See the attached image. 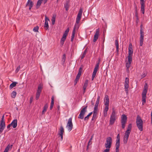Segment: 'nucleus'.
I'll return each instance as SVG.
<instances>
[{
	"label": "nucleus",
	"instance_id": "09e8293b",
	"mask_svg": "<svg viewBox=\"0 0 152 152\" xmlns=\"http://www.w3.org/2000/svg\"><path fill=\"white\" fill-rule=\"evenodd\" d=\"M20 69V66H18L16 69L15 70V72L16 73H17L19 71Z\"/></svg>",
	"mask_w": 152,
	"mask_h": 152
},
{
	"label": "nucleus",
	"instance_id": "cd10ccee",
	"mask_svg": "<svg viewBox=\"0 0 152 152\" xmlns=\"http://www.w3.org/2000/svg\"><path fill=\"white\" fill-rule=\"evenodd\" d=\"M48 107V105L47 104H45L43 110L42 112V114H44L46 112L47 108Z\"/></svg>",
	"mask_w": 152,
	"mask_h": 152
},
{
	"label": "nucleus",
	"instance_id": "49530a36",
	"mask_svg": "<svg viewBox=\"0 0 152 152\" xmlns=\"http://www.w3.org/2000/svg\"><path fill=\"white\" fill-rule=\"evenodd\" d=\"M51 21L52 24L53 25L54 24L55 21V17H53L51 19Z\"/></svg>",
	"mask_w": 152,
	"mask_h": 152
},
{
	"label": "nucleus",
	"instance_id": "a19ab883",
	"mask_svg": "<svg viewBox=\"0 0 152 152\" xmlns=\"http://www.w3.org/2000/svg\"><path fill=\"white\" fill-rule=\"evenodd\" d=\"M96 72H95L94 71H93V73L92 75V80H93L94 79V78L96 75Z\"/></svg>",
	"mask_w": 152,
	"mask_h": 152
},
{
	"label": "nucleus",
	"instance_id": "dca6fc26",
	"mask_svg": "<svg viewBox=\"0 0 152 152\" xmlns=\"http://www.w3.org/2000/svg\"><path fill=\"white\" fill-rule=\"evenodd\" d=\"M140 45L142 46L144 41V32L142 31H140Z\"/></svg>",
	"mask_w": 152,
	"mask_h": 152
},
{
	"label": "nucleus",
	"instance_id": "4c0bfd02",
	"mask_svg": "<svg viewBox=\"0 0 152 152\" xmlns=\"http://www.w3.org/2000/svg\"><path fill=\"white\" fill-rule=\"evenodd\" d=\"M98 105L95 104L94 108V110L93 112H98L97 110L98 109Z\"/></svg>",
	"mask_w": 152,
	"mask_h": 152
},
{
	"label": "nucleus",
	"instance_id": "473e14b6",
	"mask_svg": "<svg viewBox=\"0 0 152 152\" xmlns=\"http://www.w3.org/2000/svg\"><path fill=\"white\" fill-rule=\"evenodd\" d=\"M18 83L17 82H13L12 83L10 86V89H12V88L16 86V84Z\"/></svg>",
	"mask_w": 152,
	"mask_h": 152
},
{
	"label": "nucleus",
	"instance_id": "6e6d98bb",
	"mask_svg": "<svg viewBox=\"0 0 152 152\" xmlns=\"http://www.w3.org/2000/svg\"><path fill=\"white\" fill-rule=\"evenodd\" d=\"M103 152H110V149L106 148L104 151Z\"/></svg>",
	"mask_w": 152,
	"mask_h": 152
},
{
	"label": "nucleus",
	"instance_id": "bb28decb",
	"mask_svg": "<svg viewBox=\"0 0 152 152\" xmlns=\"http://www.w3.org/2000/svg\"><path fill=\"white\" fill-rule=\"evenodd\" d=\"M93 115L92 118V121L95 120L97 118V115L98 114V112H93Z\"/></svg>",
	"mask_w": 152,
	"mask_h": 152
},
{
	"label": "nucleus",
	"instance_id": "79ce46f5",
	"mask_svg": "<svg viewBox=\"0 0 152 152\" xmlns=\"http://www.w3.org/2000/svg\"><path fill=\"white\" fill-rule=\"evenodd\" d=\"M39 28V27L38 26H37L34 28L33 30L35 32H38Z\"/></svg>",
	"mask_w": 152,
	"mask_h": 152
},
{
	"label": "nucleus",
	"instance_id": "13d9d810",
	"mask_svg": "<svg viewBox=\"0 0 152 152\" xmlns=\"http://www.w3.org/2000/svg\"><path fill=\"white\" fill-rule=\"evenodd\" d=\"M62 58L63 60H64V61H65L66 59V55L65 54L63 55Z\"/></svg>",
	"mask_w": 152,
	"mask_h": 152
},
{
	"label": "nucleus",
	"instance_id": "a211bd4d",
	"mask_svg": "<svg viewBox=\"0 0 152 152\" xmlns=\"http://www.w3.org/2000/svg\"><path fill=\"white\" fill-rule=\"evenodd\" d=\"M0 133H1L5 128V122L0 121Z\"/></svg>",
	"mask_w": 152,
	"mask_h": 152
},
{
	"label": "nucleus",
	"instance_id": "603ef678",
	"mask_svg": "<svg viewBox=\"0 0 152 152\" xmlns=\"http://www.w3.org/2000/svg\"><path fill=\"white\" fill-rule=\"evenodd\" d=\"M92 137H91L90 138L89 140V141L88 143V145H90L91 144L92 142H91V141L92 140Z\"/></svg>",
	"mask_w": 152,
	"mask_h": 152
},
{
	"label": "nucleus",
	"instance_id": "6e6552de",
	"mask_svg": "<svg viewBox=\"0 0 152 152\" xmlns=\"http://www.w3.org/2000/svg\"><path fill=\"white\" fill-rule=\"evenodd\" d=\"M42 88V84L39 85L36 94V100H37L39 97Z\"/></svg>",
	"mask_w": 152,
	"mask_h": 152
},
{
	"label": "nucleus",
	"instance_id": "f3484780",
	"mask_svg": "<svg viewBox=\"0 0 152 152\" xmlns=\"http://www.w3.org/2000/svg\"><path fill=\"white\" fill-rule=\"evenodd\" d=\"M49 20L48 18L46 16V15L45 16V23L44 26V28L46 30H47L49 28V25L48 24V21H49Z\"/></svg>",
	"mask_w": 152,
	"mask_h": 152
},
{
	"label": "nucleus",
	"instance_id": "c85d7f7f",
	"mask_svg": "<svg viewBox=\"0 0 152 152\" xmlns=\"http://www.w3.org/2000/svg\"><path fill=\"white\" fill-rule=\"evenodd\" d=\"M54 104V98L53 96L51 98V102L50 107V110H51Z\"/></svg>",
	"mask_w": 152,
	"mask_h": 152
},
{
	"label": "nucleus",
	"instance_id": "4d7b16f0",
	"mask_svg": "<svg viewBox=\"0 0 152 152\" xmlns=\"http://www.w3.org/2000/svg\"><path fill=\"white\" fill-rule=\"evenodd\" d=\"M67 35H68L66 33H64L63 34L62 37L66 38L67 36Z\"/></svg>",
	"mask_w": 152,
	"mask_h": 152
},
{
	"label": "nucleus",
	"instance_id": "4468645a",
	"mask_svg": "<svg viewBox=\"0 0 152 152\" xmlns=\"http://www.w3.org/2000/svg\"><path fill=\"white\" fill-rule=\"evenodd\" d=\"M99 29H98L96 30V33L94 35L93 41L94 42H95L98 39L99 36Z\"/></svg>",
	"mask_w": 152,
	"mask_h": 152
},
{
	"label": "nucleus",
	"instance_id": "c756f323",
	"mask_svg": "<svg viewBox=\"0 0 152 152\" xmlns=\"http://www.w3.org/2000/svg\"><path fill=\"white\" fill-rule=\"evenodd\" d=\"M115 45L116 46V51L118 53L119 51V44L118 39L115 40Z\"/></svg>",
	"mask_w": 152,
	"mask_h": 152
},
{
	"label": "nucleus",
	"instance_id": "774afa93",
	"mask_svg": "<svg viewBox=\"0 0 152 152\" xmlns=\"http://www.w3.org/2000/svg\"><path fill=\"white\" fill-rule=\"evenodd\" d=\"M142 24H141L140 26V31H141V30L142 31Z\"/></svg>",
	"mask_w": 152,
	"mask_h": 152
},
{
	"label": "nucleus",
	"instance_id": "39448f33",
	"mask_svg": "<svg viewBox=\"0 0 152 152\" xmlns=\"http://www.w3.org/2000/svg\"><path fill=\"white\" fill-rule=\"evenodd\" d=\"M116 119L115 113V110H113L112 112L110 118L109 124L112 125L113 124Z\"/></svg>",
	"mask_w": 152,
	"mask_h": 152
},
{
	"label": "nucleus",
	"instance_id": "412c9836",
	"mask_svg": "<svg viewBox=\"0 0 152 152\" xmlns=\"http://www.w3.org/2000/svg\"><path fill=\"white\" fill-rule=\"evenodd\" d=\"M88 83V80H86L85 81L84 85L83 86V94H84L86 91V87H87Z\"/></svg>",
	"mask_w": 152,
	"mask_h": 152
},
{
	"label": "nucleus",
	"instance_id": "a18cd8bd",
	"mask_svg": "<svg viewBox=\"0 0 152 152\" xmlns=\"http://www.w3.org/2000/svg\"><path fill=\"white\" fill-rule=\"evenodd\" d=\"M86 54V50H85L83 52L81 57V58L83 59L85 56Z\"/></svg>",
	"mask_w": 152,
	"mask_h": 152
},
{
	"label": "nucleus",
	"instance_id": "e433bc0d",
	"mask_svg": "<svg viewBox=\"0 0 152 152\" xmlns=\"http://www.w3.org/2000/svg\"><path fill=\"white\" fill-rule=\"evenodd\" d=\"M105 105L104 112H107L109 109V104H104Z\"/></svg>",
	"mask_w": 152,
	"mask_h": 152
},
{
	"label": "nucleus",
	"instance_id": "5701e85b",
	"mask_svg": "<svg viewBox=\"0 0 152 152\" xmlns=\"http://www.w3.org/2000/svg\"><path fill=\"white\" fill-rule=\"evenodd\" d=\"M129 78L128 77H126L125 79V82L124 83L125 88H128L129 87Z\"/></svg>",
	"mask_w": 152,
	"mask_h": 152
},
{
	"label": "nucleus",
	"instance_id": "9b49d317",
	"mask_svg": "<svg viewBox=\"0 0 152 152\" xmlns=\"http://www.w3.org/2000/svg\"><path fill=\"white\" fill-rule=\"evenodd\" d=\"M128 54L129 55L128 58L129 57L130 58H132V56L133 53V50L132 49V45L131 43H130L128 47Z\"/></svg>",
	"mask_w": 152,
	"mask_h": 152
},
{
	"label": "nucleus",
	"instance_id": "5fc2aeb1",
	"mask_svg": "<svg viewBox=\"0 0 152 152\" xmlns=\"http://www.w3.org/2000/svg\"><path fill=\"white\" fill-rule=\"evenodd\" d=\"M146 74L145 73H144L142 75H141V78H143L145 77L146 75Z\"/></svg>",
	"mask_w": 152,
	"mask_h": 152
},
{
	"label": "nucleus",
	"instance_id": "bf43d9fd",
	"mask_svg": "<svg viewBox=\"0 0 152 152\" xmlns=\"http://www.w3.org/2000/svg\"><path fill=\"white\" fill-rule=\"evenodd\" d=\"M11 126H12V125H11V124H9L8 125V126H7V129H10V127Z\"/></svg>",
	"mask_w": 152,
	"mask_h": 152
},
{
	"label": "nucleus",
	"instance_id": "20e7f679",
	"mask_svg": "<svg viewBox=\"0 0 152 152\" xmlns=\"http://www.w3.org/2000/svg\"><path fill=\"white\" fill-rule=\"evenodd\" d=\"M127 121V117L125 114H123L121 116V127L124 129L125 126L126 124Z\"/></svg>",
	"mask_w": 152,
	"mask_h": 152
},
{
	"label": "nucleus",
	"instance_id": "f03ea898",
	"mask_svg": "<svg viewBox=\"0 0 152 152\" xmlns=\"http://www.w3.org/2000/svg\"><path fill=\"white\" fill-rule=\"evenodd\" d=\"M136 123L137 126L140 131H142L143 130V121L139 115L137 116Z\"/></svg>",
	"mask_w": 152,
	"mask_h": 152
},
{
	"label": "nucleus",
	"instance_id": "f704fd0d",
	"mask_svg": "<svg viewBox=\"0 0 152 152\" xmlns=\"http://www.w3.org/2000/svg\"><path fill=\"white\" fill-rule=\"evenodd\" d=\"M12 145H10V144H9L5 148V150H7V151H8L9 150H11L12 149Z\"/></svg>",
	"mask_w": 152,
	"mask_h": 152
},
{
	"label": "nucleus",
	"instance_id": "4be33fe9",
	"mask_svg": "<svg viewBox=\"0 0 152 152\" xmlns=\"http://www.w3.org/2000/svg\"><path fill=\"white\" fill-rule=\"evenodd\" d=\"M12 126L13 128H16L17 126V120L16 119L14 120L11 123Z\"/></svg>",
	"mask_w": 152,
	"mask_h": 152
},
{
	"label": "nucleus",
	"instance_id": "338daca9",
	"mask_svg": "<svg viewBox=\"0 0 152 152\" xmlns=\"http://www.w3.org/2000/svg\"><path fill=\"white\" fill-rule=\"evenodd\" d=\"M61 137V140H63V134L59 135Z\"/></svg>",
	"mask_w": 152,
	"mask_h": 152
},
{
	"label": "nucleus",
	"instance_id": "3c124183",
	"mask_svg": "<svg viewBox=\"0 0 152 152\" xmlns=\"http://www.w3.org/2000/svg\"><path fill=\"white\" fill-rule=\"evenodd\" d=\"M69 28H67L66 29V31H64V33H66L68 34V33L69 31Z\"/></svg>",
	"mask_w": 152,
	"mask_h": 152
},
{
	"label": "nucleus",
	"instance_id": "2eb2a0df",
	"mask_svg": "<svg viewBox=\"0 0 152 152\" xmlns=\"http://www.w3.org/2000/svg\"><path fill=\"white\" fill-rule=\"evenodd\" d=\"M141 4V11L143 14L145 13V1L140 0Z\"/></svg>",
	"mask_w": 152,
	"mask_h": 152
},
{
	"label": "nucleus",
	"instance_id": "ea45409f",
	"mask_svg": "<svg viewBox=\"0 0 152 152\" xmlns=\"http://www.w3.org/2000/svg\"><path fill=\"white\" fill-rule=\"evenodd\" d=\"M132 128V124H129L128 126L127 129V130H129V131L131 132V129Z\"/></svg>",
	"mask_w": 152,
	"mask_h": 152
},
{
	"label": "nucleus",
	"instance_id": "69168bd1",
	"mask_svg": "<svg viewBox=\"0 0 152 152\" xmlns=\"http://www.w3.org/2000/svg\"><path fill=\"white\" fill-rule=\"evenodd\" d=\"M125 91H126V93L127 94L128 93V91H129L128 88H127H127H125Z\"/></svg>",
	"mask_w": 152,
	"mask_h": 152
},
{
	"label": "nucleus",
	"instance_id": "72a5a7b5",
	"mask_svg": "<svg viewBox=\"0 0 152 152\" xmlns=\"http://www.w3.org/2000/svg\"><path fill=\"white\" fill-rule=\"evenodd\" d=\"M93 114V112H91L90 113H89L84 118V120L86 121H88V119H89V117L91 115Z\"/></svg>",
	"mask_w": 152,
	"mask_h": 152
},
{
	"label": "nucleus",
	"instance_id": "423d86ee",
	"mask_svg": "<svg viewBox=\"0 0 152 152\" xmlns=\"http://www.w3.org/2000/svg\"><path fill=\"white\" fill-rule=\"evenodd\" d=\"M87 107L88 106L86 105L80 111V114L78 117V118L81 119H83V118L84 115L87 112Z\"/></svg>",
	"mask_w": 152,
	"mask_h": 152
},
{
	"label": "nucleus",
	"instance_id": "2f4dec72",
	"mask_svg": "<svg viewBox=\"0 0 152 152\" xmlns=\"http://www.w3.org/2000/svg\"><path fill=\"white\" fill-rule=\"evenodd\" d=\"M43 0H38L37 2L36 5V8L37 9H38L39 8L40 6L41 5V4L42 3V1Z\"/></svg>",
	"mask_w": 152,
	"mask_h": 152
},
{
	"label": "nucleus",
	"instance_id": "de8ad7c7",
	"mask_svg": "<svg viewBox=\"0 0 152 152\" xmlns=\"http://www.w3.org/2000/svg\"><path fill=\"white\" fill-rule=\"evenodd\" d=\"M130 132H131L129 131V130H126L125 132V134L129 135Z\"/></svg>",
	"mask_w": 152,
	"mask_h": 152
},
{
	"label": "nucleus",
	"instance_id": "e2e57ef3",
	"mask_svg": "<svg viewBox=\"0 0 152 152\" xmlns=\"http://www.w3.org/2000/svg\"><path fill=\"white\" fill-rule=\"evenodd\" d=\"M129 136V135H125H125H124V137L127 138L128 139Z\"/></svg>",
	"mask_w": 152,
	"mask_h": 152
},
{
	"label": "nucleus",
	"instance_id": "f8f14e48",
	"mask_svg": "<svg viewBox=\"0 0 152 152\" xmlns=\"http://www.w3.org/2000/svg\"><path fill=\"white\" fill-rule=\"evenodd\" d=\"M68 127V130L69 131H71L72 129L73 125L72 122V118H69L67 123L66 127Z\"/></svg>",
	"mask_w": 152,
	"mask_h": 152
},
{
	"label": "nucleus",
	"instance_id": "7ed1b4c3",
	"mask_svg": "<svg viewBox=\"0 0 152 152\" xmlns=\"http://www.w3.org/2000/svg\"><path fill=\"white\" fill-rule=\"evenodd\" d=\"M112 142V140L111 137H107L104 144L105 147L106 148L110 149L111 146Z\"/></svg>",
	"mask_w": 152,
	"mask_h": 152
},
{
	"label": "nucleus",
	"instance_id": "7c9ffc66",
	"mask_svg": "<svg viewBox=\"0 0 152 152\" xmlns=\"http://www.w3.org/2000/svg\"><path fill=\"white\" fill-rule=\"evenodd\" d=\"M64 7L65 8L66 10L67 11L69 10V2L66 1L64 5Z\"/></svg>",
	"mask_w": 152,
	"mask_h": 152
},
{
	"label": "nucleus",
	"instance_id": "6ab92c4d",
	"mask_svg": "<svg viewBox=\"0 0 152 152\" xmlns=\"http://www.w3.org/2000/svg\"><path fill=\"white\" fill-rule=\"evenodd\" d=\"M34 4L31 0H28L26 5V7L29 6V10H30L33 5Z\"/></svg>",
	"mask_w": 152,
	"mask_h": 152
},
{
	"label": "nucleus",
	"instance_id": "c9c22d12",
	"mask_svg": "<svg viewBox=\"0 0 152 152\" xmlns=\"http://www.w3.org/2000/svg\"><path fill=\"white\" fill-rule=\"evenodd\" d=\"M17 93L15 91H13L11 94V96L12 98H14L16 96Z\"/></svg>",
	"mask_w": 152,
	"mask_h": 152
},
{
	"label": "nucleus",
	"instance_id": "680f3d73",
	"mask_svg": "<svg viewBox=\"0 0 152 152\" xmlns=\"http://www.w3.org/2000/svg\"><path fill=\"white\" fill-rule=\"evenodd\" d=\"M33 100V97H31L30 98V103L31 104L32 103Z\"/></svg>",
	"mask_w": 152,
	"mask_h": 152
},
{
	"label": "nucleus",
	"instance_id": "9d476101",
	"mask_svg": "<svg viewBox=\"0 0 152 152\" xmlns=\"http://www.w3.org/2000/svg\"><path fill=\"white\" fill-rule=\"evenodd\" d=\"M79 23H76H76L73 29L72 32V34L71 36V41L72 42L74 38L75 37V30L76 29H78L79 28Z\"/></svg>",
	"mask_w": 152,
	"mask_h": 152
},
{
	"label": "nucleus",
	"instance_id": "37998d69",
	"mask_svg": "<svg viewBox=\"0 0 152 152\" xmlns=\"http://www.w3.org/2000/svg\"><path fill=\"white\" fill-rule=\"evenodd\" d=\"M124 140H123V142L124 143V144H126L127 142V141L128 140V139L125 138L124 137Z\"/></svg>",
	"mask_w": 152,
	"mask_h": 152
},
{
	"label": "nucleus",
	"instance_id": "8fccbe9b",
	"mask_svg": "<svg viewBox=\"0 0 152 152\" xmlns=\"http://www.w3.org/2000/svg\"><path fill=\"white\" fill-rule=\"evenodd\" d=\"M135 16L137 20V21L138 20H139V18L137 12H135Z\"/></svg>",
	"mask_w": 152,
	"mask_h": 152
},
{
	"label": "nucleus",
	"instance_id": "c03bdc74",
	"mask_svg": "<svg viewBox=\"0 0 152 152\" xmlns=\"http://www.w3.org/2000/svg\"><path fill=\"white\" fill-rule=\"evenodd\" d=\"M99 100H100V96H98L96 103H95V104H97V105H99Z\"/></svg>",
	"mask_w": 152,
	"mask_h": 152
},
{
	"label": "nucleus",
	"instance_id": "aec40b11",
	"mask_svg": "<svg viewBox=\"0 0 152 152\" xmlns=\"http://www.w3.org/2000/svg\"><path fill=\"white\" fill-rule=\"evenodd\" d=\"M128 62L126 63V66L127 68V70H129V68L131 64L132 61V58H130L129 57L128 58Z\"/></svg>",
	"mask_w": 152,
	"mask_h": 152
},
{
	"label": "nucleus",
	"instance_id": "052dcab7",
	"mask_svg": "<svg viewBox=\"0 0 152 152\" xmlns=\"http://www.w3.org/2000/svg\"><path fill=\"white\" fill-rule=\"evenodd\" d=\"M134 9L135 10V12H137V7L136 5H134Z\"/></svg>",
	"mask_w": 152,
	"mask_h": 152
},
{
	"label": "nucleus",
	"instance_id": "f257e3e1",
	"mask_svg": "<svg viewBox=\"0 0 152 152\" xmlns=\"http://www.w3.org/2000/svg\"><path fill=\"white\" fill-rule=\"evenodd\" d=\"M148 89V84L146 83L144 86V89L142 93V104H144L146 102V95Z\"/></svg>",
	"mask_w": 152,
	"mask_h": 152
},
{
	"label": "nucleus",
	"instance_id": "a878e982",
	"mask_svg": "<svg viewBox=\"0 0 152 152\" xmlns=\"http://www.w3.org/2000/svg\"><path fill=\"white\" fill-rule=\"evenodd\" d=\"M100 60H99L98 62L96 65L95 66L94 69V71L97 72L99 69V66L100 64Z\"/></svg>",
	"mask_w": 152,
	"mask_h": 152
},
{
	"label": "nucleus",
	"instance_id": "0e129e2a",
	"mask_svg": "<svg viewBox=\"0 0 152 152\" xmlns=\"http://www.w3.org/2000/svg\"><path fill=\"white\" fill-rule=\"evenodd\" d=\"M104 116L105 117L107 115V112H104Z\"/></svg>",
	"mask_w": 152,
	"mask_h": 152
},
{
	"label": "nucleus",
	"instance_id": "ddd939ff",
	"mask_svg": "<svg viewBox=\"0 0 152 152\" xmlns=\"http://www.w3.org/2000/svg\"><path fill=\"white\" fill-rule=\"evenodd\" d=\"M82 8H80L76 19V23H79V22L81 19L82 15Z\"/></svg>",
	"mask_w": 152,
	"mask_h": 152
},
{
	"label": "nucleus",
	"instance_id": "864d4df0",
	"mask_svg": "<svg viewBox=\"0 0 152 152\" xmlns=\"http://www.w3.org/2000/svg\"><path fill=\"white\" fill-rule=\"evenodd\" d=\"M4 114L2 117V118H1V120L0 121H5L4 120Z\"/></svg>",
	"mask_w": 152,
	"mask_h": 152
},
{
	"label": "nucleus",
	"instance_id": "1a4fd4ad",
	"mask_svg": "<svg viewBox=\"0 0 152 152\" xmlns=\"http://www.w3.org/2000/svg\"><path fill=\"white\" fill-rule=\"evenodd\" d=\"M83 69L82 67H80L79 69L77 75L74 81V85H75L77 83L79 80L82 73V71Z\"/></svg>",
	"mask_w": 152,
	"mask_h": 152
},
{
	"label": "nucleus",
	"instance_id": "58836bf2",
	"mask_svg": "<svg viewBox=\"0 0 152 152\" xmlns=\"http://www.w3.org/2000/svg\"><path fill=\"white\" fill-rule=\"evenodd\" d=\"M66 38H64V37H62V38L61 39L60 42H61V44L62 45H63L64 44V42L65 41V40H66Z\"/></svg>",
	"mask_w": 152,
	"mask_h": 152
},
{
	"label": "nucleus",
	"instance_id": "393cba45",
	"mask_svg": "<svg viewBox=\"0 0 152 152\" xmlns=\"http://www.w3.org/2000/svg\"><path fill=\"white\" fill-rule=\"evenodd\" d=\"M104 104H109V99L108 96L107 95H106L104 98Z\"/></svg>",
	"mask_w": 152,
	"mask_h": 152
},
{
	"label": "nucleus",
	"instance_id": "0eeeda50",
	"mask_svg": "<svg viewBox=\"0 0 152 152\" xmlns=\"http://www.w3.org/2000/svg\"><path fill=\"white\" fill-rule=\"evenodd\" d=\"M115 145V152H119V148L120 146V136L119 134H118L117 136Z\"/></svg>",
	"mask_w": 152,
	"mask_h": 152
},
{
	"label": "nucleus",
	"instance_id": "b1692460",
	"mask_svg": "<svg viewBox=\"0 0 152 152\" xmlns=\"http://www.w3.org/2000/svg\"><path fill=\"white\" fill-rule=\"evenodd\" d=\"M64 132V129L63 126H60L59 129V131L58 133V134L59 135L63 134Z\"/></svg>",
	"mask_w": 152,
	"mask_h": 152
}]
</instances>
